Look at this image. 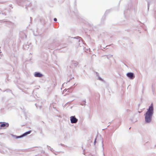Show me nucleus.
I'll list each match as a JSON object with an SVG mask.
<instances>
[{
  "mask_svg": "<svg viewBox=\"0 0 156 156\" xmlns=\"http://www.w3.org/2000/svg\"><path fill=\"white\" fill-rule=\"evenodd\" d=\"M153 111V107L152 106L150 107L145 115V119L147 122H151Z\"/></svg>",
  "mask_w": 156,
  "mask_h": 156,
  "instance_id": "obj_1",
  "label": "nucleus"
},
{
  "mask_svg": "<svg viewBox=\"0 0 156 156\" xmlns=\"http://www.w3.org/2000/svg\"><path fill=\"white\" fill-rule=\"evenodd\" d=\"M9 126V124L8 123L4 122H0V129L2 128H7Z\"/></svg>",
  "mask_w": 156,
  "mask_h": 156,
  "instance_id": "obj_2",
  "label": "nucleus"
},
{
  "mask_svg": "<svg viewBox=\"0 0 156 156\" xmlns=\"http://www.w3.org/2000/svg\"><path fill=\"white\" fill-rule=\"evenodd\" d=\"M71 122L72 123H75L77 122L78 120L74 116H72L70 117Z\"/></svg>",
  "mask_w": 156,
  "mask_h": 156,
  "instance_id": "obj_3",
  "label": "nucleus"
},
{
  "mask_svg": "<svg viewBox=\"0 0 156 156\" xmlns=\"http://www.w3.org/2000/svg\"><path fill=\"white\" fill-rule=\"evenodd\" d=\"M31 130H30L27 132L23 134L22 135L17 136L16 138H21V137L24 136H27L28 134H30L31 133Z\"/></svg>",
  "mask_w": 156,
  "mask_h": 156,
  "instance_id": "obj_4",
  "label": "nucleus"
},
{
  "mask_svg": "<svg viewBox=\"0 0 156 156\" xmlns=\"http://www.w3.org/2000/svg\"><path fill=\"white\" fill-rule=\"evenodd\" d=\"M127 76L128 77L131 79H133L134 78L133 73H128L127 74Z\"/></svg>",
  "mask_w": 156,
  "mask_h": 156,
  "instance_id": "obj_5",
  "label": "nucleus"
},
{
  "mask_svg": "<svg viewBox=\"0 0 156 156\" xmlns=\"http://www.w3.org/2000/svg\"><path fill=\"white\" fill-rule=\"evenodd\" d=\"M34 76L36 77H41L43 75L42 74L39 73H35L34 74Z\"/></svg>",
  "mask_w": 156,
  "mask_h": 156,
  "instance_id": "obj_6",
  "label": "nucleus"
},
{
  "mask_svg": "<svg viewBox=\"0 0 156 156\" xmlns=\"http://www.w3.org/2000/svg\"><path fill=\"white\" fill-rule=\"evenodd\" d=\"M54 20L55 21H56L57 20V19L56 18H55L54 19Z\"/></svg>",
  "mask_w": 156,
  "mask_h": 156,
  "instance_id": "obj_7",
  "label": "nucleus"
},
{
  "mask_svg": "<svg viewBox=\"0 0 156 156\" xmlns=\"http://www.w3.org/2000/svg\"><path fill=\"white\" fill-rule=\"evenodd\" d=\"M95 141H96V140H95V141H94V143H95Z\"/></svg>",
  "mask_w": 156,
  "mask_h": 156,
  "instance_id": "obj_8",
  "label": "nucleus"
}]
</instances>
